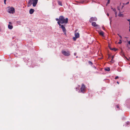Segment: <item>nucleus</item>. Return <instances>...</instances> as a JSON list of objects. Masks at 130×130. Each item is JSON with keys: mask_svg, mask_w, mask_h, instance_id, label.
Returning a JSON list of instances; mask_svg holds the SVG:
<instances>
[{"mask_svg": "<svg viewBox=\"0 0 130 130\" xmlns=\"http://www.w3.org/2000/svg\"><path fill=\"white\" fill-rule=\"evenodd\" d=\"M68 19L67 18L64 19L63 16H60L59 17V22L61 24L67 23L68 22Z\"/></svg>", "mask_w": 130, "mask_h": 130, "instance_id": "obj_1", "label": "nucleus"}, {"mask_svg": "<svg viewBox=\"0 0 130 130\" xmlns=\"http://www.w3.org/2000/svg\"><path fill=\"white\" fill-rule=\"evenodd\" d=\"M38 0H29L28 3V6H30L31 5L32 1V6L33 7H35L37 3Z\"/></svg>", "mask_w": 130, "mask_h": 130, "instance_id": "obj_2", "label": "nucleus"}, {"mask_svg": "<svg viewBox=\"0 0 130 130\" xmlns=\"http://www.w3.org/2000/svg\"><path fill=\"white\" fill-rule=\"evenodd\" d=\"M7 12L9 13L13 14L15 13V9L14 8L8 7L7 8Z\"/></svg>", "mask_w": 130, "mask_h": 130, "instance_id": "obj_3", "label": "nucleus"}, {"mask_svg": "<svg viewBox=\"0 0 130 130\" xmlns=\"http://www.w3.org/2000/svg\"><path fill=\"white\" fill-rule=\"evenodd\" d=\"M80 92L83 93L86 92L85 86L83 84L82 85V87L80 88Z\"/></svg>", "mask_w": 130, "mask_h": 130, "instance_id": "obj_4", "label": "nucleus"}, {"mask_svg": "<svg viewBox=\"0 0 130 130\" xmlns=\"http://www.w3.org/2000/svg\"><path fill=\"white\" fill-rule=\"evenodd\" d=\"M62 53L64 55L66 56H69L70 55V52L69 51L67 52L65 51H62Z\"/></svg>", "mask_w": 130, "mask_h": 130, "instance_id": "obj_5", "label": "nucleus"}, {"mask_svg": "<svg viewBox=\"0 0 130 130\" xmlns=\"http://www.w3.org/2000/svg\"><path fill=\"white\" fill-rule=\"evenodd\" d=\"M97 19L96 17H91L90 19L89 20V22L90 23H91L93 21H97Z\"/></svg>", "mask_w": 130, "mask_h": 130, "instance_id": "obj_6", "label": "nucleus"}, {"mask_svg": "<svg viewBox=\"0 0 130 130\" xmlns=\"http://www.w3.org/2000/svg\"><path fill=\"white\" fill-rule=\"evenodd\" d=\"M61 28L62 29L64 34L65 35H66V29L65 28V27H64L63 25H62Z\"/></svg>", "mask_w": 130, "mask_h": 130, "instance_id": "obj_7", "label": "nucleus"}, {"mask_svg": "<svg viewBox=\"0 0 130 130\" xmlns=\"http://www.w3.org/2000/svg\"><path fill=\"white\" fill-rule=\"evenodd\" d=\"M78 29H76L75 31V38H79V33L77 32L76 31L78 30Z\"/></svg>", "mask_w": 130, "mask_h": 130, "instance_id": "obj_8", "label": "nucleus"}, {"mask_svg": "<svg viewBox=\"0 0 130 130\" xmlns=\"http://www.w3.org/2000/svg\"><path fill=\"white\" fill-rule=\"evenodd\" d=\"M9 24L8 26V28L10 29H12L13 28V26L12 25H12V24L11 22H9Z\"/></svg>", "mask_w": 130, "mask_h": 130, "instance_id": "obj_9", "label": "nucleus"}, {"mask_svg": "<svg viewBox=\"0 0 130 130\" xmlns=\"http://www.w3.org/2000/svg\"><path fill=\"white\" fill-rule=\"evenodd\" d=\"M92 26L94 27H98L99 25L97 24H96V23L95 22H93L92 23Z\"/></svg>", "mask_w": 130, "mask_h": 130, "instance_id": "obj_10", "label": "nucleus"}, {"mask_svg": "<svg viewBox=\"0 0 130 130\" xmlns=\"http://www.w3.org/2000/svg\"><path fill=\"white\" fill-rule=\"evenodd\" d=\"M35 10L34 9L31 8L29 11V13L30 14H32L34 12Z\"/></svg>", "mask_w": 130, "mask_h": 130, "instance_id": "obj_11", "label": "nucleus"}, {"mask_svg": "<svg viewBox=\"0 0 130 130\" xmlns=\"http://www.w3.org/2000/svg\"><path fill=\"white\" fill-rule=\"evenodd\" d=\"M99 34L100 35H101L102 36H104V32L102 31H101L100 32H99Z\"/></svg>", "mask_w": 130, "mask_h": 130, "instance_id": "obj_12", "label": "nucleus"}, {"mask_svg": "<svg viewBox=\"0 0 130 130\" xmlns=\"http://www.w3.org/2000/svg\"><path fill=\"white\" fill-rule=\"evenodd\" d=\"M114 57H115V56L114 55H112V57H111L112 59H111V61H110V62H112V63H113L114 62V61L113 60V58Z\"/></svg>", "mask_w": 130, "mask_h": 130, "instance_id": "obj_13", "label": "nucleus"}, {"mask_svg": "<svg viewBox=\"0 0 130 130\" xmlns=\"http://www.w3.org/2000/svg\"><path fill=\"white\" fill-rule=\"evenodd\" d=\"M58 4L59 5H60L61 6H62V2L59 1H58Z\"/></svg>", "mask_w": 130, "mask_h": 130, "instance_id": "obj_14", "label": "nucleus"}, {"mask_svg": "<svg viewBox=\"0 0 130 130\" xmlns=\"http://www.w3.org/2000/svg\"><path fill=\"white\" fill-rule=\"evenodd\" d=\"M105 70L106 71H109L110 70V68L109 67H108L106 68H105Z\"/></svg>", "mask_w": 130, "mask_h": 130, "instance_id": "obj_15", "label": "nucleus"}, {"mask_svg": "<svg viewBox=\"0 0 130 130\" xmlns=\"http://www.w3.org/2000/svg\"><path fill=\"white\" fill-rule=\"evenodd\" d=\"M110 49L111 50H113L115 52H116V51L117 50V49H116L115 48H110Z\"/></svg>", "mask_w": 130, "mask_h": 130, "instance_id": "obj_16", "label": "nucleus"}, {"mask_svg": "<svg viewBox=\"0 0 130 130\" xmlns=\"http://www.w3.org/2000/svg\"><path fill=\"white\" fill-rule=\"evenodd\" d=\"M118 16H119L120 17H122L123 16V14H122L121 13V12L120 11L119 12V14Z\"/></svg>", "mask_w": 130, "mask_h": 130, "instance_id": "obj_17", "label": "nucleus"}, {"mask_svg": "<svg viewBox=\"0 0 130 130\" xmlns=\"http://www.w3.org/2000/svg\"><path fill=\"white\" fill-rule=\"evenodd\" d=\"M57 23L61 27V25H61L60 22L59 21H58L57 22Z\"/></svg>", "mask_w": 130, "mask_h": 130, "instance_id": "obj_18", "label": "nucleus"}, {"mask_svg": "<svg viewBox=\"0 0 130 130\" xmlns=\"http://www.w3.org/2000/svg\"><path fill=\"white\" fill-rule=\"evenodd\" d=\"M88 63L89 64H90L91 65H92L93 64L90 61H88Z\"/></svg>", "mask_w": 130, "mask_h": 130, "instance_id": "obj_19", "label": "nucleus"}, {"mask_svg": "<svg viewBox=\"0 0 130 130\" xmlns=\"http://www.w3.org/2000/svg\"><path fill=\"white\" fill-rule=\"evenodd\" d=\"M121 43H122L121 40H120L119 41V42H118V44H121Z\"/></svg>", "mask_w": 130, "mask_h": 130, "instance_id": "obj_20", "label": "nucleus"}, {"mask_svg": "<svg viewBox=\"0 0 130 130\" xmlns=\"http://www.w3.org/2000/svg\"><path fill=\"white\" fill-rule=\"evenodd\" d=\"M56 20L57 21H59V19H58V18L56 19Z\"/></svg>", "mask_w": 130, "mask_h": 130, "instance_id": "obj_21", "label": "nucleus"}, {"mask_svg": "<svg viewBox=\"0 0 130 130\" xmlns=\"http://www.w3.org/2000/svg\"><path fill=\"white\" fill-rule=\"evenodd\" d=\"M109 2H110V0H108V2L107 3V4H109Z\"/></svg>", "mask_w": 130, "mask_h": 130, "instance_id": "obj_22", "label": "nucleus"}, {"mask_svg": "<svg viewBox=\"0 0 130 130\" xmlns=\"http://www.w3.org/2000/svg\"><path fill=\"white\" fill-rule=\"evenodd\" d=\"M119 78V77L118 76H116L115 78V79H117Z\"/></svg>", "mask_w": 130, "mask_h": 130, "instance_id": "obj_23", "label": "nucleus"}, {"mask_svg": "<svg viewBox=\"0 0 130 130\" xmlns=\"http://www.w3.org/2000/svg\"><path fill=\"white\" fill-rule=\"evenodd\" d=\"M6 0H4V3L5 4H6Z\"/></svg>", "mask_w": 130, "mask_h": 130, "instance_id": "obj_24", "label": "nucleus"}, {"mask_svg": "<svg viewBox=\"0 0 130 130\" xmlns=\"http://www.w3.org/2000/svg\"><path fill=\"white\" fill-rule=\"evenodd\" d=\"M116 107L117 108H118L119 109V105H116Z\"/></svg>", "mask_w": 130, "mask_h": 130, "instance_id": "obj_25", "label": "nucleus"}, {"mask_svg": "<svg viewBox=\"0 0 130 130\" xmlns=\"http://www.w3.org/2000/svg\"><path fill=\"white\" fill-rule=\"evenodd\" d=\"M118 35L120 37L121 39L122 38V37L120 35H119V34H118Z\"/></svg>", "mask_w": 130, "mask_h": 130, "instance_id": "obj_26", "label": "nucleus"}, {"mask_svg": "<svg viewBox=\"0 0 130 130\" xmlns=\"http://www.w3.org/2000/svg\"><path fill=\"white\" fill-rule=\"evenodd\" d=\"M75 38V37H74L73 38V40H76V38Z\"/></svg>", "mask_w": 130, "mask_h": 130, "instance_id": "obj_27", "label": "nucleus"}, {"mask_svg": "<svg viewBox=\"0 0 130 130\" xmlns=\"http://www.w3.org/2000/svg\"><path fill=\"white\" fill-rule=\"evenodd\" d=\"M117 9H118V10H119L120 11V8H119V7H117Z\"/></svg>", "mask_w": 130, "mask_h": 130, "instance_id": "obj_28", "label": "nucleus"}, {"mask_svg": "<svg viewBox=\"0 0 130 130\" xmlns=\"http://www.w3.org/2000/svg\"><path fill=\"white\" fill-rule=\"evenodd\" d=\"M128 43L130 45V41H128Z\"/></svg>", "mask_w": 130, "mask_h": 130, "instance_id": "obj_29", "label": "nucleus"}, {"mask_svg": "<svg viewBox=\"0 0 130 130\" xmlns=\"http://www.w3.org/2000/svg\"><path fill=\"white\" fill-rule=\"evenodd\" d=\"M115 15H117V12H116V11H115Z\"/></svg>", "mask_w": 130, "mask_h": 130, "instance_id": "obj_30", "label": "nucleus"}, {"mask_svg": "<svg viewBox=\"0 0 130 130\" xmlns=\"http://www.w3.org/2000/svg\"><path fill=\"white\" fill-rule=\"evenodd\" d=\"M113 10L115 12L116 11V10L115 9H113Z\"/></svg>", "mask_w": 130, "mask_h": 130, "instance_id": "obj_31", "label": "nucleus"}, {"mask_svg": "<svg viewBox=\"0 0 130 130\" xmlns=\"http://www.w3.org/2000/svg\"><path fill=\"white\" fill-rule=\"evenodd\" d=\"M129 2H128L127 3H126V5H127V4H129Z\"/></svg>", "mask_w": 130, "mask_h": 130, "instance_id": "obj_32", "label": "nucleus"}, {"mask_svg": "<svg viewBox=\"0 0 130 130\" xmlns=\"http://www.w3.org/2000/svg\"><path fill=\"white\" fill-rule=\"evenodd\" d=\"M127 20L128 21H129V22H130V19H127Z\"/></svg>", "mask_w": 130, "mask_h": 130, "instance_id": "obj_33", "label": "nucleus"}, {"mask_svg": "<svg viewBox=\"0 0 130 130\" xmlns=\"http://www.w3.org/2000/svg\"><path fill=\"white\" fill-rule=\"evenodd\" d=\"M129 123L128 122H126V124L127 125H128V124Z\"/></svg>", "mask_w": 130, "mask_h": 130, "instance_id": "obj_34", "label": "nucleus"}, {"mask_svg": "<svg viewBox=\"0 0 130 130\" xmlns=\"http://www.w3.org/2000/svg\"><path fill=\"white\" fill-rule=\"evenodd\" d=\"M117 83L118 84H119V82H117Z\"/></svg>", "mask_w": 130, "mask_h": 130, "instance_id": "obj_35", "label": "nucleus"}, {"mask_svg": "<svg viewBox=\"0 0 130 130\" xmlns=\"http://www.w3.org/2000/svg\"><path fill=\"white\" fill-rule=\"evenodd\" d=\"M107 15L108 16H109V14L108 13H107Z\"/></svg>", "mask_w": 130, "mask_h": 130, "instance_id": "obj_36", "label": "nucleus"}, {"mask_svg": "<svg viewBox=\"0 0 130 130\" xmlns=\"http://www.w3.org/2000/svg\"><path fill=\"white\" fill-rule=\"evenodd\" d=\"M111 19L110 20V23H111Z\"/></svg>", "mask_w": 130, "mask_h": 130, "instance_id": "obj_37", "label": "nucleus"}, {"mask_svg": "<svg viewBox=\"0 0 130 130\" xmlns=\"http://www.w3.org/2000/svg\"><path fill=\"white\" fill-rule=\"evenodd\" d=\"M115 17H117V15H116Z\"/></svg>", "mask_w": 130, "mask_h": 130, "instance_id": "obj_38", "label": "nucleus"}, {"mask_svg": "<svg viewBox=\"0 0 130 130\" xmlns=\"http://www.w3.org/2000/svg\"><path fill=\"white\" fill-rule=\"evenodd\" d=\"M129 25V26H130V21Z\"/></svg>", "mask_w": 130, "mask_h": 130, "instance_id": "obj_39", "label": "nucleus"}, {"mask_svg": "<svg viewBox=\"0 0 130 130\" xmlns=\"http://www.w3.org/2000/svg\"><path fill=\"white\" fill-rule=\"evenodd\" d=\"M74 55H76V54H75V53H74Z\"/></svg>", "mask_w": 130, "mask_h": 130, "instance_id": "obj_40", "label": "nucleus"}, {"mask_svg": "<svg viewBox=\"0 0 130 130\" xmlns=\"http://www.w3.org/2000/svg\"><path fill=\"white\" fill-rule=\"evenodd\" d=\"M129 31H130V29H129Z\"/></svg>", "mask_w": 130, "mask_h": 130, "instance_id": "obj_41", "label": "nucleus"}]
</instances>
